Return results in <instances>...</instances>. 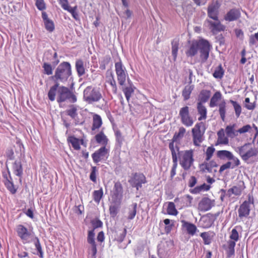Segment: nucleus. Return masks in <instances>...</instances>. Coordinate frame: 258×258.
<instances>
[{
    "label": "nucleus",
    "mask_w": 258,
    "mask_h": 258,
    "mask_svg": "<svg viewBox=\"0 0 258 258\" xmlns=\"http://www.w3.org/2000/svg\"><path fill=\"white\" fill-rule=\"evenodd\" d=\"M234 166V163H233L232 162L228 161L220 166L219 172L220 173H222L225 170L230 169V168H231V169H234V168L235 166Z\"/></svg>",
    "instance_id": "54"
},
{
    "label": "nucleus",
    "mask_w": 258,
    "mask_h": 258,
    "mask_svg": "<svg viewBox=\"0 0 258 258\" xmlns=\"http://www.w3.org/2000/svg\"><path fill=\"white\" fill-rule=\"evenodd\" d=\"M211 92L210 90H202L200 91L198 96L199 102L206 103L209 99Z\"/></svg>",
    "instance_id": "36"
},
{
    "label": "nucleus",
    "mask_w": 258,
    "mask_h": 258,
    "mask_svg": "<svg viewBox=\"0 0 258 258\" xmlns=\"http://www.w3.org/2000/svg\"><path fill=\"white\" fill-rule=\"evenodd\" d=\"M59 5H60L61 7L63 9L70 12L74 19L76 20L79 19V15L76 12L77 7L73 8L70 7L69 1L67 0H63L60 3Z\"/></svg>",
    "instance_id": "26"
},
{
    "label": "nucleus",
    "mask_w": 258,
    "mask_h": 258,
    "mask_svg": "<svg viewBox=\"0 0 258 258\" xmlns=\"http://www.w3.org/2000/svg\"><path fill=\"white\" fill-rule=\"evenodd\" d=\"M68 141L71 144L72 147L75 150H80V140L76 138V137H74V136H70L68 139Z\"/></svg>",
    "instance_id": "44"
},
{
    "label": "nucleus",
    "mask_w": 258,
    "mask_h": 258,
    "mask_svg": "<svg viewBox=\"0 0 258 258\" xmlns=\"http://www.w3.org/2000/svg\"><path fill=\"white\" fill-rule=\"evenodd\" d=\"M216 155L221 160L227 159L228 160H232V163H234L233 166H238L240 164V161L238 158L229 151H218L216 153Z\"/></svg>",
    "instance_id": "14"
},
{
    "label": "nucleus",
    "mask_w": 258,
    "mask_h": 258,
    "mask_svg": "<svg viewBox=\"0 0 258 258\" xmlns=\"http://www.w3.org/2000/svg\"><path fill=\"white\" fill-rule=\"evenodd\" d=\"M41 17L43 20L45 29L49 32H52L54 30L53 22L48 18V15L45 12H42Z\"/></svg>",
    "instance_id": "28"
},
{
    "label": "nucleus",
    "mask_w": 258,
    "mask_h": 258,
    "mask_svg": "<svg viewBox=\"0 0 258 258\" xmlns=\"http://www.w3.org/2000/svg\"><path fill=\"white\" fill-rule=\"evenodd\" d=\"M166 213L170 215L176 216L178 214L177 209L175 204L173 202L167 203V208H166Z\"/></svg>",
    "instance_id": "43"
},
{
    "label": "nucleus",
    "mask_w": 258,
    "mask_h": 258,
    "mask_svg": "<svg viewBox=\"0 0 258 258\" xmlns=\"http://www.w3.org/2000/svg\"><path fill=\"white\" fill-rule=\"evenodd\" d=\"M7 189L12 194H15L17 192V189L15 188L13 183V180L11 181H3Z\"/></svg>",
    "instance_id": "53"
},
{
    "label": "nucleus",
    "mask_w": 258,
    "mask_h": 258,
    "mask_svg": "<svg viewBox=\"0 0 258 258\" xmlns=\"http://www.w3.org/2000/svg\"><path fill=\"white\" fill-rule=\"evenodd\" d=\"M91 223L93 227V230L95 228L101 227L103 225L102 222L99 220V219H94L91 221Z\"/></svg>",
    "instance_id": "62"
},
{
    "label": "nucleus",
    "mask_w": 258,
    "mask_h": 258,
    "mask_svg": "<svg viewBox=\"0 0 258 258\" xmlns=\"http://www.w3.org/2000/svg\"><path fill=\"white\" fill-rule=\"evenodd\" d=\"M194 150H188L181 151L178 153L179 164L185 170L190 169L194 162Z\"/></svg>",
    "instance_id": "7"
},
{
    "label": "nucleus",
    "mask_w": 258,
    "mask_h": 258,
    "mask_svg": "<svg viewBox=\"0 0 258 258\" xmlns=\"http://www.w3.org/2000/svg\"><path fill=\"white\" fill-rule=\"evenodd\" d=\"M217 139L215 145H227L229 144L228 137L225 134L223 128L220 129L217 133Z\"/></svg>",
    "instance_id": "24"
},
{
    "label": "nucleus",
    "mask_w": 258,
    "mask_h": 258,
    "mask_svg": "<svg viewBox=\"0 0 258 258\" xmlns=\"http://www.w3.org/2000/svg\"><path fill=\"white\" fill-rule=\"evenodd\" d=\"M229 237L230 239L227 242V245L226 249L227 256L228 257L234 255L235 243L238 241L239 238V234L235 228L232 229Z\"/></svg>",
    "instance_id": "9"
},
{
    "label": "nucleus",
    "mask_w": 258,
    "mask_h": 258,
    "mask_svg": "<svg viewBox=\"0 0 258 258\" xmlns=\"http://www.w3.org/2000/svg\"><path fill=\"white\" fill-rule=\"evenodd\" d=\"M194 89V85H186L182 92V95L185 101L190 98V94Z\"/></svg>",
    "instance_id": "40"
},
{
    "label": "nucleus",
    "mask_w": 258,
    "mask_h": 258,
    "mask_svg": "<svg viewBox=\"0 0 258 258\" xmlns=\"http://www.w3.org/2000/svg\"><path fill=\"white\" fill-rule=\"evenodd\" d=\"M108 83L112 87V92L114 94H116L117 92L116 83L113 77H112L108 81Z\"/></svg>",
    "instance_id": "60"
},
{
    "label": "nucleus",
    "mask_w": 258,
    "mask_h": 258,
    "mask_svg": "<svg viewBox=\"0 0 258 258\" xmlns=\"http://www.w3.org/2000/svg\"><path fill=\"white\" fill-rule=\"evenodd\" d=\"M220 7V4L217 1H214L210 4L207 9L208 17L213 19L214 20H217Z\"/></svg>",
    "instance_id": "18"
},
{
    "label": "nucleus",
    "mask_w": 258,
    "mask_h": 258,
    "mask_svg": "<svg viewBox=\"0 0 258 258\" xmlns=\"http://www.w3.org/2000/svg\"><path fill=\"white\" fill-rule=\"evenodd\" d=\"M174 143L175 142H173V141L171 140L169 143L168 147L171 153L172 161H177V155H178V153L179 152V148L178 146H175Z\"/></svg>",
    "instance_id": "31"
},
{
    "label": "nucleus",
    "mask_w": 258,
    "mask_h": 258,
    "mask_svg": "<svg viewBox=\"0 0 258 258\" xmlns=\"http://www.w3.org/2000/svg\"><path fill=\"white\" fill-rule=\"evenodd\" d=\"M215 151V149L213 146L208 147L206 150V153H205V154H206V158H205V160L206 161H209L210 160Z\"/></svg>",
    "instance_id": "50"
},
{
    "label": "nucleus",
    "mask_w": 258,
    "mask_h": 258,
    "mask_svg": "<svg viewBox=\"0 0 258 258\" xmlns=\"http://www.w3.org/2000/svg\"><path fill=\"white\" fill-rule=\"evenodd\" d=\"M219 112L220 117L222 121H225V114H226V103L225 101H223L219 105Z\"/></svg>",
    "instance_id": "47"
},
{
    "label": "nucleus",
    "mask_w": 258,
    "mask_h": 258,
    "mask_svg": "<svg viewBox=\"0 0 258 258\" xmlns=\"http://www.w3.org/2000/svg\"><path fill=\"white\" fill-rule=\"evenodd\" d=\"M182 226L185 228L187 233L191 235H194L197 230L196 225L194 224L183 220L181 221Z\"/></svg>",
    "instance_id": "30"
},
{
    "label": "nucleus",
    "mask_w": 258,
    "mask_h": 258,
    "mask_svg": "<svg viewBox=\"0 0 258 258\" xmlns=\"http://www.w3.org/2000/svg\"><path fill=\"white\" fill-rule=\"evenodd\" d=\"M192 200L193 198L192 196L189 195H186L180 198L176 197L174 200V202L176 204L178 203H185V206L188 207L191 206Z\"/></svg>",
    "instance_id": "34"
},
{
    "label": "nucleus",
    "mask_w": 258,
    "mask_h": 258,
    "mask_svg": "<svg viewBox=\"0 0 258 258\" xmlns=\"http://www.w3.org/2000/svg\"><path fill=\"white\" fill-rule=\"evenodd\" d=\"M222 95L220 91H216L211 98L209 106L211 107H215L218 105V102L222 99Z\"/></svg>",
    "instance_id": "37"
},
{
    "label": "nucleus",
    "mask_w": 258,
    "mask_h": 258,
    "mask_svg": "<svg viewBox=\"0 0 258 258\" xmlns=\"http://www.w3.org/2000/svg\"><path fill=\"white\" fill-rule=\"evenodd\" d=\"M200 236L203 239L205 244L208 245L211 243L212 237L209 232H203L201 233Z\"/></svg>",
    "instance_id": "55"
},
{
    "label": "nucleus",
    "mask_w": 258,
    "mask_h": 258,
    "mask_svg": "<svg viewBox=\"0 0 258 258\" xmlns=\"http://www.w3.org/2000/svg\"><path fill=\"white\" fill-rule=\"evenodd\" d=\"M71 76V65L67 61L61 62L55 71L54 75L51 77V79L55 83L60 82L65 83Z\"/></svg>",
    "instance_id": "3"
},
{
    "label": "nucleus",
    "mask_w": 258,
    "mask_h": 258,
    "mask_svg": "<svg viewBox=\"0 0 258 258\" xmlns=\"http://www.w3.org/2000/svg\"><path fill=\"white\" fill-rule=\"evenodd\" d=\"M214 205V201L208 197L203 198L198 204V209L200 211L206 212L210 210Z\"/></svg>",
    "instance_id": "21"
},
{
    "label": "nucleus",
    "mask_w": 258,
    "mask_h": 258,
    "mask_svg": "<svg viewBox=\"0 0 258 258\" xmlns=\"http://www.w3.org/2000/svg\"><path fill=\"white\" fill-rule=\"evenodd\" d=\"M43 68L45 74L48 75H50L52 74V70L50 64L44 62L43 64Z\"/></svg>",
    "instance_id": "61"
},
{
    "label": "nucleus",
    "mask_w": 258,
    "mask_h": 258,
    "mask_svg": "<svg viewBox=\"0 0 258 258\" xmlns=\"http://www.w3.org/2000/svg\"><path fill=\"white\" fill-rule=\"evenodd\" d=\"M94 237L95 233L94 230L89 231L87 237V241L89 244H90L91 246L88 248V258H96L97 249Z\"/></svg>",
    "instance_id": "12"
},
{
    "label": "nucleus",
    "mask_w": 258,
    "mask_h": 258,
    "mask_svg": "<svg viewBox=\"0 0 258 258\" xmlns=\"http://www.w3.org/2000/svg\"><path fill=\"white\" fill-rule=\"evenodd\" d=\"M230 102L233 106L236 117H238L242 112L241 105L235 101L230 100Z\"/></svg>",
    "instance_id": "49"
},
{
    "label": "nucleus",
    "mask_w": 258,
    "mask_h": 258,
    "mask_svg": "<svg viewBox=\"0 0 258 258\" xmlns=\"http://www.w3.org/2000/svg\"><path fill=\"white\" fill-rule=\"evenodd\" d=\"M123 191V187L121 183L119 181L115 182L114 183L113 191L112 195V199L115 201H118L120 202L122 198Z\"/></svg>",
    "instance_id": "22"
},
{
    "label": "nucleus",
    "mask_w": 258,
    "mask_h": 258,
    "mask_svg": "<svg viewBox=\"0 0 258 258\" xmlns=\"http://www.w3.org/2000/svg\"><path fill=\"white\" fill-rule=\"evenodd\" d=\"M134 91L135 88L132 84H130L129 86L122 89V91L123 92L125 96V98L128 102L130 101L131 96L134 93Z\"/></svg>",
    "instance_id": "41"
},
{
    "label": "nucleus",
    "mask_w": 258,
    "mask_h": 258,
    "mask_svg": "<svg viewBox=\"0 0 258 258\" xmlns=\"http://www.w3.org/2000/svg\"><path fill=\"white\" fill-rule=\"evenodd\" d=\"M219 213H208L202 216L201 221L203 223V227L206 228L210 227L214 223Z\"/></svg>",
    "instance_id": "19"
},
{
    "label": "nucleus",
    "mask_w": 258,
    "mask_h": 258,
    "mask_svg": "<svg viewBox=\"0 0 258 258\" xmlns=\"http://www.w3.org/2000/svg\"><path fill=\"white\" fill-rule=\"evenodd\" d=\"M35 5L37 8L40 11H42L46 9L45 4L44 0H36Z\"/></svg>",
    "instance_id": "63"
},
{
    "label": "nucleus",
    "mask_w": 258,
    "mask_h": 258,
    "mask_svg": "<svg viewBox=\"0 0 258 258\" xmlns=\"http://www.w3.org/2000/svg\"><path fill=\"white\" fill-rule=\"evenodd\" d=\"M250 202L245 201L239 206L238 209V216L242 219L244 217H247L250 213Z\"/></svg>",
    "instance_id": "23"
},
{
    "label": "nucleus",
    "mask_w": 258,
    "mask_h": 258,
    "mask_svg": "<svg viewBox=\"0 0 258 258\" xmlns=\"http://www.w3.org/2000/svg\"><path fill=\"white\" fill-rule=\"evenodd\" d=\"M78 109L77 107L74 105H71L69 106V108L66 111V114L72 119H75L78 115L77 113Z\"/></svg>",
    "instance_id": "46"
},
{
    "label": "nucleus",
    "mask_w": 258,
    "mask_h": 258,
    "mask_svg": "<svg viewBox=\"0 0 258 258\" xmlns=\"http://www.w3.org/2000/svg\"><path fill=\"white\" fill-rule=\"evenodd\" d=\"M238 153L244 162L255 157L258 155V150L251 143H245L238 147Z\"/></svg>",
    "instance_id": "4"
},
{
    "label": "nucleus",
    "mask_w": 258,
    "mask_h": 258,
    "mask_svg": "<svg viewBox=\"0 0 258 258\" xmlns=\"http://www.w3.org/2000/svg\"><path fill=\"white\" fill-rule=\"evenodd\" d=\"M84 100L89 104L99 102L102 98V95L99 88L89 86L83 92Z\"/></svg>",
    "instance_id": "6"
},
{
    "label": "nucleus",
    "mask_w": 258,
    "mask_h": 258,
    "mask_svg": "<svg viewBox=\"0 0 258 258\" xmlns=\"http://www.w3.org/2000/svg\"><path fill=\"white\" fill-rule=\"evenodd\" d=\"M179 40L178 38L173 39L171 42L172 54L174 57V59L177 58V52L178 50Z\"/></svg>",
    "instance_id": "42"
},
{
    "label": "nucleus",
    "mask_w": 258,
    "mask_h": 258,
    "mask_svg": "<svg viewBox=\"0 0 258 258\" xmlns=\"http://www.w3.org/2000/svg\"><path fill=\"white\" fill-rule=\"evenodd\" d=\"M102 124V121L101 117L98 114H94L93 115V123L91 127L92 131L98 130Z\"/></svg>",
    "instance_id": "35"
},
{
    "label": "nucleus",
    "mask_w": 258,
    "mask_h": 258,
    "mask_svg": "<svg viewBox=\"0 0 258 258\" xmlns=\"http://www.w3.org/2000/svg\"><path fill=\"white\" fill-rule=\"evenodd\" d=\"M16 232L19 237H20L24 244L31 242L30 237L31 233L28 231L27 228L22 224L17 226Z\"/></svg>",
    "instance_id": "15"
},
{
    "label": "nucleus",
    "mask_w": 258,
    "mask_h": 258,
    "mask_svg": "<svg viewBox=\"0 0 258 258\" xmlns=\"http://www.w3.org/2000/svg\"><path fill=\"white\" fill-rule=\"evenodd\" d=\"M111 60L109 55H106L103 57L100 61V68L104 70L106 68V65L108 64Z\"/></svg>",
    "instance_id": "56"
},
{
    "label": "nucleus",
    "mask_w": 258,
    "mask_h": 258,
    "mask_svg": "<svg viewBox=\"0 0 258 258\" xmlns=\"http://www.w3.org/2000/svg\"><path fill=\"white\" fill-rule=\"evenodd\" d=\"M197 109L198 114L200 115L198 117V120H205L207 118V110L205 105L201 103V102H198Z\"/></svg>",
    "instance_id": "29"
},
{
    "label": "nucleus",
    "mask_w": 258,
    "mask_h": 258,
    "mask_svg": "<svg viewBox=\"0 0 258 258\" xmlns=\"http://www.w3.org/2000/svg\"><path fill=\"white\" fill-rule=\"evenodd\" d=\"M95 139L96 141L99 144L102 145V146L106 147L108 144V139L102 131L96 134Z\"/></svg>",
    "instance_id": "33"
},
{
    "label": "nucleus",
    "mask_w": 258,
    "mask_h": 258,
    "mask_svg": "<svg viewBox=\"0 0 258 258\" xmlns=\"http://www.w3.org/2000/svg\"><path fill=\"white\" fill-rule=\"evenodd\" d=\"M236 123L230 124L226 126L225 132L228 138L234 139L238 135V134H244L247 132H250L252 129V127L250 124H245L241 127L238 130H236Z\"/></svg>",
    "instance_id": "8"
},
{
    "label": "nucleus",
    "mask_w": 258,
    "mask_h": 258,
    "mask_svg": "<svg viewBox=\"0 0 258 258\" xmlns=\"http://www.w3.org/2000/svg\"><path fill=\"white\" fill-rule=\"evenodd\" d=\"M109 150L106 148V147L102 146L98 150L96 151L92 155L93 161L95 163H98L102 160L107 158L108 156Z\"/></svg>",
    "instance_id": "16"
},
{
    "label": "nucleus",
    "mask_w": 258,
    "mask_h": 258,
    "mask_svg": "<svg viewBox=\"0 0 258 258\" xmlns=\"http://www.w3.org/2000/svg\"><path fill=\"white\" fill-rule=\"evenodd\" d=\"M131 209H130L128 215V219H133L137 214V204L133 203L131 205Z\"/></svg>",
    "instance_id": "51"
},
{
    "label": "nucleus",
    "mask_w": 258,
    "mask_h": 258,
    "mask_svg": "<svg viewBox=\"0 0 258 258\" xmlns=\"http://www.w3.org/2000/svg\"><path fill=\"white\" fill-rule=\"evenodd\" d=\"M97 171V169L96 166H92L91 171L90 174V179L94 183L97 182L96 174Z\"/></svg>",
    "instance_id": "58"
},
{
    "label": "nucleus",
    "mask_w": 258,
    "mask_h": 258,
    "mask_svg": "<svg viewBox=\"0 0 258 258\" xmlns=\"http://www.w3.org/2000/svg\"><path fill=\"white\" fill-rule=\"evenodd\" d=\"M128 183L133 187H136L137 190L142 186V184L147 182L146 176L143 173L135 172L132 174Z\"/></svg>",
    "instance_id": "11"
},
{
    "label": "nucleus",
    "mask_w": 258,
    "mask_h": 258,
    "mask_svg": "<svg viewBox=\"0 0 258 258\" xmlns=\"http://www.w3.org/2000/svg\"><path fill=\"white\" fill-rule=\"evenodd\" d=\"M178 115L181 122L187 127L193 125L194 120L193 117L190 114L189 108L187 106L182 107L180 109Z\"/></svg>",
    "instance_id": "10"
},
{
    "label": "nucleus",
    "mask_w": 258,
    "mask_h": 258,
    "mask_svg": "<svg viewBox=\"0 0 258 258\" xmlns=\"http://www.w3.org/2000/svg\"><path fill=\"white\" fill-rule=\"evenodd\" d=\"M241 17L240 11L236 9H232L227 12L224 17V20L226 21L231 22L239 19Z\"/></svg>",
    "instance_id": "25"
},
{
    "label": "nucleus",
    "mask_w": 258,
    "mask_h": 258,
    "mask_svg": "<svg viewBox=\"0 0 258 258\" xmlns=\"http://www.w3.org/2000/svg\"><path fill=\"white\" fill-rule=\"evenodd\" d=\"M109 214L112 217H115L118 212V206L117 205H111L109 208Z\"/></svg>",
    "instance_id": "59"
},
{
    "label": "nucleus",
    "mask_w": 258,
    "mask_h": 258,
    "mask_svg": "<svg viewBox=\"0 0 258 258\" xmlns=\"http://www.w3.org/2000/svg\"><path fill=\"white\" fill-rule=\"evenodd\" d=\"M34 244L40 257L43 258V253L42 250V246L41 245L40 242L37 237H36L34 239Z\"/></svg>",
    "instance_id": "52"
},
{
    "label": "nucleus",
    "mask_w": 258,
    "mask_h": 258,
    "mask_svg": "<svg viewBox=\"0 0 258 258\" xmlns=\"http://www.w3.org/2000/svg\"><path fill=\"white\" fill-rule=\"evenodd\" d=\"M115 70L117 75L118 83L122 86L124 84L127 73L121 60L115 63Z\"/></svg>",
    "instance_id": "13"
},
{
    "label": "nucleus",
    "mask_w": 258,
    "mask_h": 258,
    "mask_svg": "<svg viewBox=\"0 0 258 258\" xmlns=\"http://www.w3.org/2000/svg\"><path fill=\"white\" fill-rule=\"evenodd\" d=\"M84 211V207L83 205L80 204L76 205L74 207V211L78 215H81L83 214Z\"/></svg>",
    "instance_id": "64"
},
{
    "label": "nucleus",
    "mask_w": 258,
    "mask_h": 258,
    "mask_svg": "<svg viewBox=\"0 0 258 258\" xmlns=\"http://www.w3.org/2000/svg\"><path fill=\"white\" fill-rule=\"evenodd\" d=\"M206 131L205 123L203 122H199L191 129L192 142L196 146L199 147L204 140V135Z\"/></svg>",
    "instance_id": "5"
},
{
    "label": "nucleus",
    "mask_w": 258,
    "mask_h": 258,
    "mask_svg": "<svg viewBox=\"0 0 258 258\" xmlns=\"http://www.w3.org/2000/svg\"><path fill=\"white\" fill-rule=\"evenodd\" d=\"M48 97L50 101H54L56 99L59 104L67 101L71 103L77 101V97L74 92L65 86L59 85L57 82L51 86L48 92Z\"/></svg>",
    "instance_id": "1"
},
{
    "label": "nucleus",
    "mask_w": 258,
    "mask_h": 258,
    "mask_svg": "<svg viewBox=\"0 0 258 258\" xmlns=\"http://www.w3.org/2000/svg\"><path fill=\"white\" fill-rule=\"evenodd\" d=\"M75 67L78 75L82 76L85 74V68L84 62L82 59H77L76 61Z\"/></svg>",
    "instance_id": "38"
},
{
    "label": "nucleus",
    "mask_w": 258,
    "mask_h": 258,
    "mask_svg": "<svg viewBox=\"0 0 258 258\" xmlns=\"http://www.w3.org/2000/svg\"><path fill=\"white\" fill-rule=\"evenodd\" d=\"M186 133V129L184 127H180L178 132H176L171 140L173 142H179L183 138Z\"/></svg>",
    "instance_id": "39"
},
{
    "label": "nucleus",
    "mask_w": 258,
    "mask_h": 258,
    "mask_svg": "<svg viewBox=\"0 0 258 258\" xmlns=\"http://www.w3.org/2000/svg\"><path fill=\"white\" fill-rule=\"evenodd\" d=\"M224 74V70L222 67V64H220L215 70L213 76L216 79H222L223 77Z\"/></svg>",
    "instance_id": "48"
},
{
    "label": "nucleus",
    "mask_w": 258,
    "mask_h": 258,
    "mask_svg": "<svg viewBox=\"0 0 258 258\" xmlns=\"http://www.w3.org/2000/svg\"><path fill=\"white\" fill-rule=\"evenodd\" d=\"M93 200L97 204H99L103 196V191L102 187L99 190H94L92 194Z\"/></svg>",
    "instance_id": "45"
},
{
    "label": "nucleus",
    "mask_w": 258,
    "mask_h": 258,
    "mask_svg": "<svg viewBox=\"0 0 258 258\" xmlns=\"http://www.w3.org/2000/svg\"><path fill=\"white\" fill-rule=\"evenodd\" d=\"M245 186L244 182L242 180L239 181L235 185L229 189L226 195L230 197L232 195L236 196H240L244 190Z\"/></svg>",
    "instance_id": "17"
},
{
    "label": "nucleus",
    "mask_w": 258,
    "mask_h": 258,
    "mask_svg": "<svg viewBox=\"0 0 258 258\" xmlns=\"http://www.w3.org/2000/svg\"><path fill=\"white\" fill-rule=\"evenodd\" d=\"M207 22L209 24V29L214 34H216L218 32L223 31L225 30V25L220 22L218 18H217V20H215V21L207 20Z\"/></svg>",
    "instance_id": "20"
},
{
    "label": "nucleus",
    "mask_w": 258,
    "mask_h": 258,
    "mask_svg": "<svg viewBox=\"0 0 258 258\" xmlns=\"http://www.w3.org/2000/svg\"><path fill=\"white\" fill-rule=\"evenodd\" d=\"M12 169L15 175L20 177L23 175V166L21 161H15L12 165Z\"/></svg>",
    "instance_id": "32"
},
{
    "label": "nucleus",
    "mask_w": 258,
    "mask_h": 258,
    "mask_svg": "<svg viewBox=\"0 0 258 258\" xmlns=\"http://www.w3.org/2000/svg\"><path fill=\"white\" fill-rule=\"evenodd\" d=\"M211 45L208 40L201 39L198 40L188 41L185 48V55L187 57H193L200 51V58L203 62L209 58Z\"/></svg>",
    "instance_id": "2"
},
{
    "label": "nucleus",
    "mask_w": 258,
    "mask_h": 258,
    "mask_svg": "<svg viewBox=\"0 0 258 258\" xmlns=\"http://www.w3.org/2000/svg\"><path fill=\"white\" fill-rule=\"evenodd\" d=\"M217 166L218 164L214 160L205 161L200 166L201 169L203 171L209 173H212L214 168Z\"/></svg>",
    "instance_id": "27"
},
{
    "label": "nucleus",
    "mask_w": 258,
    "mask_h": 258,
    "mask_svg": "<svg viewBox=\"0 0 258 258\" xmlns=\"http://www.w3.org/2000/svg\"><path fill=\"white\" fill-rule=\"evenodd\" d=\"M244 106L246 109L249 110H253L255 107L254 103H250V99L249 98H245Z\"/></svg>",
    "instance_id": "57"
}]
</instances>
